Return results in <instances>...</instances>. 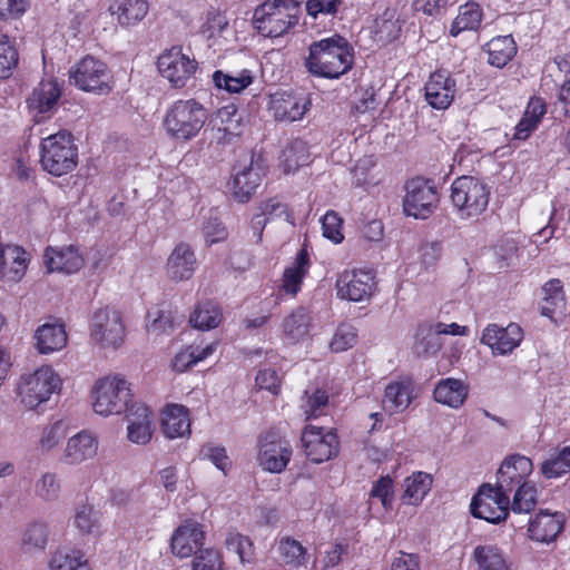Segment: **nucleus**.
Returning <instances> with one entry per match:
<instances>
[{"label":"nucleus","mask_w":570,"mask_h":570,"mask_svg":"<svg viewBox=\"0 0 570 570\" xmlns=\"http://www.w3.org/2000/svg\"><path fill=\"white\" fill-rule=\"evenodd\" d=\"M161 430L168 439L183 438L190 433V420L185 406L173 404L165 409Z\"/></svg>","instance_id":"nucleus-26"},{"label":"nucleus","mask_w":570,"mask_h":570,"mask_svg":"<svg viewBox=\"0 0 570 570\" xmlns=\"http://www.w3.org/2000/svg\"><path fill=\"white\" fill-rule=\"evenodd\" d=\"M60 379L50 366H42L22 374L17 383V395L28 410H36L46 403L59 387Z\"/></svg>","instance_id":"nucleus-7"},{"label":"nucleus","mask_w":570,"mask_h":570,"mask_svg":"<svg viewBox=\"0 0 570 570\" xmlns=\"http://www.w3.org/2000/svg\"><path fill=\"white\" fill-rule=\"evenodd\" d=\"M510 498L499 488L484 484L478 494L472 499L471 513L473 517L483 519L490 523H500L509 514Z\"/></svg>","instance_id":"nucleus-11"},{"label":"nucleus","mask_w":570,"mask_h":570,"mask_svg":"<svg viewBox=\"0 0 570 570\" xmlns=\"http://www.w3.org/2000/svg\"><path fill=\"white\" fill-rule=\"evenodd\" d=\"M570 469V448L566 446L556 455L546 460L541 465L542 474L548 478H558Z\"/></svg>","instance_id":"nucleus-50"},{"label":"nucleus","mask_w":570,"mask_h":570,"mask_svg":"<svg viewBox=\"0 0 570 570\" xmlns=\"http://www.w3.org/2000/svg\"><path fill=\"white\" fill-rule=\"evenodd\" d=\"M517 488L511 503V510L515 513H529L534 509L537 503V488L529 482H523Z\"/></svg>","instance_id":"nucleus-48"},{"label":"nucleus","mask_w":570,"mask_h":570,"mask_svg":"<svg viewBox=\"0 0 570 570\" xmlns=\"http://www.w3.org/2000/svg\"><path fill=\"white\" fill-rule=\"evenodd\" d=\"M200 455L204 459L209 460L224 474H227V471L232 466V462L226 454L225 448L223 446L206 444L202 448Z\"/></svg>","instance_id":"nucleus-57"},{"label":"nucleus","mask_w":570,"mask_h":570,"mask_svg":"<svg viewBox=\"0 0 570 570\" xmlns=\"http://www.w3.org/2000/svg\"><path fill=\"white\" fill-rule=\"evenodd\" d=\"M67 435V428L61 421L46 425L39 438V449L41 452L53 450Z\"/></svg>","instance_id":"nucleus-51"},{"label":"nucleus","mask_w":570,"mask_h":570,"mask_svg":"<svg viewBox=\"0 0 570 570\" xmlns=\"http://www.w3.org/2000/svg\"><path fill=\"white\" fill-rule=\"evenodd\" d=\"M306 456L314 463H322L338 452V439L333 430L308 425L302 434Z\"/></svg>","instance_id":"nucleus-14"},{"label":"nucleus","mask_w":570,"mask_h":570,"mask_svg":"<svg viewBox=\"0 0 570 570\" xmlns=\"http://www.w3.org/2000/svg\"><path fill=\"white\" fill-rule=\"evenodd\" d=\"M225 546L228 551L237 554L240 562H249L253 558L252 541L238 532H228L225 538Z\"/></svg>","instance_id":"nucleus-52"},{"label":"nucleus","mask_w":570,"mask_h":570,"mask_svg":"<svg viewBox=\"0 0 570 570\" xmlns=\"http://www.w3.org/2000/svg\"><path fill=\"white\" fill-rule=\"evenodd\" d=\"M392 490H393V480L389 476H381L373 485L371 490V495L374 498H379L383 504V507L387 510L391 507L392 502Z\"/></svg>","instance_id":"nucleus-63"},{"label":"nucleus","mask_w":570,"mask_h":570,"mask_svg":"<svg viewBox=\"0 0 570 570\" xmlns=\"http://www.w3.org/2000/svg\"><path fill=\"white\" fill-rule=\"evenodd\" d=\"M292 456L291 444L284 439H269L266 436L261 442L258 452L259 465L268 472L279 473L288 464Z\"/></svg>","instance_id":"nucleus-19"},{"label":"nucleus","mask_w":570,"mask_h":570,"mask_svg":"<svg viewBox=\"0 0 570 570\" xmlns=\"http://www.w3.org/2000/svg\"><path fill=\"white\" fill-rule=\"evenodd\" d=\"M413 399L411 381H395L386 385L383 406L391 413L402 412L409 407Z\"/></svg>","instance_id":"nucleus-29"},{"label":"nucleus","mask_w":570,"mask_h":570,"mask_svg":"<svg viewBox=\"0 0 570 570\" xmlns=\"http://www.w3.org/2000/svg\"><path fill=\"white\" fill-rule=\"evenodd\" d=\"M204 531L195 522L180 525L171 537V551L179 558L197 554L202 549Z\"/></svg>","instance_id":"nucleus-23"},{"label":"nucleus","mask_w":570,"mask_h":570,"mask_svg":"<svg viewBox=\"0 0 570 570\" xmlns=\"http://www.w3.org/2000/svg\"><path fill=\"white\" fill-rule=\"evenodd\" d=\"M433 479L431 474L419 471L407 476L403 482V494L401 497L403 503L409 505H417L432 488Z\"/></svg>","instance_id":"nucleus-32"},{"label":"nucleus","mask_w":570,"mask_h":570,"mask_svg":"<svg viewBox=\"0 0 570 570\" xmlns=\"http://www.w3.org/2000/svg\"><path fill=\"white\" fill-rule=\"evenodd\" d=\"M100 513L92 505L80 504L76 509L75 525L83 533H91L99 527Z\"/></svg>","instance_id":"nucleus-53"},{"label":"nucleus","mask_w":570,"mask_h":570,"mask_svg":"<svg viewBox=\"0 0 570 570\" xmlns=\"http://www.w3.org/2000/svg\"><path fill=\"white\" fill-rule=\"evenodd\" d=\"M35 497L43 502H55L61 493V481L57 473L42 472L33 484Z\"/></svg>","instance_id":"nucleus-42"},{"label":"nucleus","mask_w":570,"mask_h":570,"mask_svg":"<svg viewBox=\"0 0 570 570\" xmlns=\"http://www.w3.org/2000/svg\"><path fill=\"white\" fill-rule=\"evenodd\" d=\"M90 338L101 348H118L125 337V326L119 313L109 307L96 311L90 321Z\"/></svg>","instance_id":"nucleus-10"},{"label":"nucleus","mask_w":570,"mask_h":570,"mask_svg":"<svg viewBox=\"0 0 570 570\" xmlns=\"http://www.w3.org/2000/svg\"><path fill=\"white\" fill-rule=\"evenodd\" d=\"M309 266L308 254L299 250L292 266L285 269L283 275V288L286 293L295 295L301 289V284Z\"/></svg>","instance_id":"nucleus-39"},{"label":"nucleus","mask_w":570,"mask_h":570,"mask_svg":"<svg viewBox=\"0 0 570 570\" xmlns=\"http://www.w3.org/2000/svg\"><path fill=\"white\" fill-rule=\"evenodd\" d=\"M439 196L433 181L420 177L405 185L403 210L407 216L426 219L435 210Z\"/></svg>","instance_id":"nucleus-9"},{"label":"nucleus","mask_w":570,"mask_h":570,"mask_svg":"<svg viewBox=\"0 0 570 570\" xmlns=\"http://www.w3.org/2000/svg\"><path fill=\"white\" fill-rule=\"evenodd\" d=\"M524 479L525 476L519 474L517 470L513 469L512 463L507 459L498 471L497 488L510 494L515 487L523 483Z\"/></svg>","instance_id":"nucleus-55"},{"label":"nucleus","mask_w":570,"mask_h":570,"mask_svg":"<svg viewBox=\"0 0 570 570\" xmlns=\"http://www.w3.org/2000/svg\"><path fill=\"white\" fill-rule=\"evenodd\" d=\"M193 570H222L219 552L214 549H202L195 557Z\"/></svg>","instance_id":"nucleus-59"},{"label":"nucleus","mask_w":570,"mask_h":570,"mask_svg":"<svg viewBox=\"0 0 570 570\" xmlns=\"http://www.w3.org/2000/svg\"><path fill=\"white\" fill-rule=\"evenodd\" d=\"M278 552L282 562L293 568H297L306 561V549L292 538H283L279 541Z\"/></svg>","instance_id":"nucleus-47"},{"label":"nucleus","mask_w":570,"mask_h":570,"mask_svg":"<svg viewBox=\"0 0 570 570\" xmlns=\"http://www.w3.org/2000/svg\"><path fill=\"white\" fill-rule=\"evenodd\" d=\"M356 340H357L356 330L352 325L341 324L336 328V331L331 340L330 348L336 353L344 352V351L353 347L354 344L356 343Z\"/></svg>","instance_id":"nucleus-56"},{"label":"nucleus","mask_w":570,"mask_h":570,"mask_svg":"<svg viewBox=\"0 0 570 570\" xmlns=\"http://www.w3.org/2000/svg\"><path fill=\"white\" fill-rule=\"evenodd\" d=\"M97 451L98 441L96 438L87 431H81L68 439L60 461L68 465H78L92 459Z\"/></svg>","instance_id":"nucleus-21"},{"label":"nucleus","mask_w":570,"mask_h":570,"mask_svg":"<svg viewBox=\"0 0 570 570\" xmlns=\"http://www.w3.org/2000/svg\"><path fill=\"white\" fill-rule=\"evenodd\" d=\"M255 381L258 389L266 390L274 395L278 394L281 379L275 370L264 368L258 371Z\"/></svg>","instance_id":"nucleus-62"},{"label":"nucleus","mask_w":570,"mask_h":570,"mask_svg":"<svg viewBox=\"0 0 570 570\" xmlns=\"http://www.w3.org/2000/svg\"><path fill=\"white\" fill-rule=\"evenodd\" d=\"M127 436L136 444H147L151 440V420L149 409L138 402H134L127 412Z\"/></svg>","instance_id":"nucleus-24"},{"label":"nucleus","mask_w":570,"mask_h":570,"mask_svg":"<svg viewBox=\"0 0 570 570\" xmlns=\"http://www.w3.org/2000/svg\"><path fill=\"white\" fill-rule=\"evenodd\" d=\"M451 203L462 219L480 216L488 207L490 188L473 176H460L451 185Z\"/></svg>","instance_id":"nucleus-3"},{"label":"nucleus","mask_w":570,"mask_h":570,"mask_svg":"<svg viewBox=\"0 0 570 570\" xmlns=\"http://www.w3.org/2000/svg\"><path fill=\"white\" fill-rule=\"evenodd\" d=\"M43 263L48 272L73 274L83 267L85 261L78 248L73 245L62 247H47Z\"/></svg>","instance_id":"nucleus-20"},{"label":"nucleus","mask_w":570,"mask_h":570,"mask_svg":"<svg viewBox=\"0 0 570 570\" xmlns=\"http://www.w3.org/2000/svg\"><path fill=\"white\" fill-rule=\"evenodd\" d=\"M213 81L216 87L223 88L228 92H240L253 82V76L247 69L236 73H224L217 70L213 75Z\"/></svg>","instance_id":"nucleus-45"},{"label":"nucleus","mask_w":570,"mask_h":570,"mask_svg":"<svg viewBox=\"0 0 570 570\" xmlns=\"http://www.w3.org/2000/svg\"><path fill=\"white\" fill-rule=\"evenodd\" d=\"M51 570H90L83 554L76 549L60 548L50 560Z\"/></svg>","instance_id":"nucleus-41"},{"label":"nucleus","mask_w":570,"mask_h":570,"mask_svg":"<svg viewBox=\"0 0 570 570\" xmlns=\"http://www.w3.org/2000/svg\"><path fill=\"white\" fill-rule=\"evenodd\" d=\"M279 158L285 173L296 170L308 161L309 153L307 144L299 138L291 140L283 148Z\"/></svg>","instance_id":"nucleus-40"},{"label":"nucleus","mask_w":570,"mask_h":570,"mask_svg":"<svg viewBox=\"0 0 570 570\" xmlns=\"http://www.w3.org/2000/svg\"><path fill=\"white\" fill-rule=\"evenodd\" d=\"M157 66L160 75L176 88L185 87L197 70L195 58L184 53L179 46L165 50L158 57Z\"/></svg>","instance_id":"nucleus-12"},{"label":"nucleus","mask_w":570,"mask_h":570,"mask_svg":"<svg viewBox=\"0 0 570 570\" xmlns=\"http://www.w3.org/2000/svg\"><path fill=\"white\" fill-rule=\"evenodd\" d=\"M303 0H268L257 7L253 24L264 37H281L297 24Z\"/></svg>","instance_id":"nucleus-2"},{"label":"nucleus","mask_w":570,"mask_h":570,"mask_svg":"<svg viewBox=\"0 0 570 570\" xmlns=\"http://www.w3.org/2000/svg\"><path fill=\"white\" fill-rule=\"evenodd\" d=\"M488 62L494 67H504L517 53V46L511 36H501L487 43Z\"/></svg>","instance_id":"nucleus-37"},{"label":"nucleus","mask_w":570,"mask_h":570,"mask_svg":"<svg viewBox=\"0 0 570 570\" xmlns=\"http://www.w3.org/2000/svg\"><path fill=\"white\" fill-rule=\"evenodd\" d=\"M481 18L482 12L476 3L462 6L451 27V35L455 37L463 30H475L481 23Z\"/></svg>","instance_id":"nucleus-46"},{"label":"nucleus","mask_w":570,"mask_h":570,"mask_svg":"<svg viewBox=\"0 0 570 570\" xmlns=\"http://www.w3.org/2000/svg\"><path fill=\"white\" fill-rule=\"evenodd\" d=\"M60 95L61 90L56 81H41L29 98L30 107L39 112H49L56 107Z\"/></svg>","instance_id":"nucleus-35"},{"label":"nucleus","mask_w":570,"mask_h":570,"mask_svg":"<svg viewBox=\"0 0 570 570\" xmlns=\"http://www.w3.org/2000/svg\"><path fill=\"white\" fill-rule=\"evenodd\" d=\"M324 237L338 244L343 240L341 232L342 218L333 210H328L321 219Z\"/></svg>","instance_id":"nucleus-58"},{"label":"nucleus","mask_w":570,"mask_h":570,"mask_svg":"<svg viewBox=\"0 0 570 570\" xmlns=\"http://www.w3.org/2000/svg\"><path fill=\"white\" fill-rule=\"evenodd\" d=\"M265 168L261 156L246 155L243 161L235 167V175L232 183L233 196L239 203L250 199L259 186Z\"/></svg>","instance_id":"nucleus-13"},{"label":"nucleus","mask_w":570,"mask_h":570,"mask_svg":"<svg viewBox=\"0 0 570 570\" xmlns=\"http://www.w3.org/2000/svg\"><path fill=\"white\" fill-rule=\"evenodd\" d=\"M468 396V386L458 379L441 380L434 391L433 397L438 403L459 409Z\"/></svg>","instance_id":"nucleus-28"},{"label":"nucleus","mask_w":570,"mask_h":570,"mask_svg":"<svg viewBox=\"0 0 570 570\" xmlns=\"http://www.w3.org/2000/svg\"><path fill=\"white\" fill-rule=\"evenodd\" d=\"M49 539V528L43 521L28 523L20 534V548L26 553L45 551Z\"/></svg>","instance_id":"nucleus-30"},{"label":"nucleus","mask_w":570,"mask_h":570,"mask_svg":"<svg viewBox=\"0 0 570 570\" xmlns=\"http://www.w3.org/2000/svg\"><path fill=\"white\" fill-rule=\"evenodd\" d=\"M425 99L434 109H446L454 99L456 82L445 70L433 72L425 83Z\"/></svg>","instance_id":"nucleus-18"},{"label":"nucleus","mask_w":570,"mask_h":570,"mask_svg":"<svg viewBox=\"0 0 570 570\" xmlns=\"http://www.w3.org/2000/svg\"><path fill=\"white\" fill-rule=\"evenodd\" d=\"M473 559L478 564V570H511L510 563L497 546L485 544L475 547Z\"/></svg>","instance_id":"nucleus-38"},{"label":"nucleus","mask_w":570,"mask_h":570,"mask_svg":"<svg viewBox=\"0 0 570 570\" xmlns=\"http://www.w3.org/2000/svg\"><path fill=\"white\" fill-rule=\"evenodd\" d=\"M19 55L8 36L0 33V78H9L16 69Z\"/></svg>","instance_id":"nucleus-49"},{"label":"nucleus","mask_w":570,"mask_h":570,"mask_svg":"<svg viewBox=\"0 0 570 570\" xmlns=\"http://www.w3.org/2000/svg\"><path fill=\"white\" fill-rule=\"evenodd\" d=\"M441 334L436 331L435 325L429 330L425 336L420 338L415 348L417 353H423L426 355H434L441 350L442 341Z\"/></svg>","instance_id":"nucleus-60"},{"label":"nucleus","mask_w":570,"mask_h":570,"mask_svg":"<svg viewBox=\"0 0 570 570\" xmlns=\"http://www.w3.org/2000/svg\"><path fill=\"white\" fill-rule=\"evenodd\" d=\"M522 338L523 332L515 323H510L507 327L490 324L483 331L481 343L488 345L493 354L505 355L518 347Z\"/></svg>","instance_id":"nucleus-17"},{"label":"nucleus","mask_w":570,"mask_h":570,"mask_svg":"<svg viewBox=\"0 0 570 570\" xmlns=\"http://www.w3.org/2000/svg\"><path fill=\"white\" fill-rule=\"evenodd\" d=\"M304 397H306V404H304L303 407L307 419L321 415L328 401L327 394L320 390H316L312 395L305 392Z\"/></svg>","instance_id":"nucleus-61"},{"label":"nucleus","mask_w":570,"mask_h":570,"mask_svg":"<svg viewBox=\"0 0 570 570\" xmlns=\"http://www.w3.org/2000/svg\"><path fill=\"white\" fill-rule=\"evenodd\" d=\"M542 315L552 317L554 313H563L566 311V298L560 279L554 278L547 282L542 287Z\"/></svg>","instance_id":"nucleus-36"},{"label":"nucleus","mask_w":570,"mask_h":570,"mask_svg":"<svg viewBox=\"0 0 570 570\" xmlns=\"http://www.w3.org/2000/svg\"><path fill=\"white\" fill-rule=\"evenodd\" d=\"M40 163L53 176H62L73 170L78 164V149L72 136L67 131H59L43 138Z\"/></svg>","instance_id":"nucleus-5"},{"label":"nucleus","mask_w":570,"mask_h":570,"mask_svg":"<svg viewBox=\"0 0 570 570\" xmlns=\"http://www.w3.org/2000/svg\"><path fill=\"white\" fill-rule=\"evenodd\" d=\"M353 63V48L340 35L311 43L308 56L305 59V67L309 73L327 79L340 78L352 69Z\"/></svg>","instance_id":"nucleus-1"},{"label":"nucleus","mask_w":570,"mask_h":570,"mask_svg":"<svg viewBox=\"0 0 570 570\" xmlns=\"http://www.w3.org/2000/svg\"><path fill=\"white\" fill-rule=\"evenodd\" d=\"M222 322V312L218 305L207 301L199 303L190 317V323L198 330L215 328Z\"/></svg>","instance_id":"nucleus-44"},{"label":"nucleus","mask_w":570,"mask_h":570,"mask_svg":"<svg viewBox=\"0 0 570 570\" xmlns=\"http://www.w3.org/2000/svg\"><path fill=\"white\" fill-rule=\"evenodd\" d=\"M35 337L41 354L59 351L67 344V333L61 324H45L37 330Z\"/></svg>","instance_id":"nucleus-33"},{"label":"nucleus","mask_w":570,"mask_h":570,"mask_svg":"<svg viewBox=\"0 0 570 570\" xmlns=\"http://www.w3.org/2000/svg\"><path fill=\"white\" fill-rule=\"evenodd\" d=\"M311 325L312 318L307 309L298 306L284 318L283 332L288 341L299 342L308 335Z\"/></svg>","instance_id":"nucleus-34"},{"label":"nucleus","mask_w":570,"mask_h":570,"mask_svg":"<svg viewBox=\"0 0 570 570\" xmlns=\"http://www.w3.org/2000/svg\"><path fill=\"white\" fill-rule=\"evenodd\" d=\"M203 234L206 243L209 245L224 240L227 237L225 226L217 218H209L204 224Z\"/></svg>","instance_id":"nucleus-64"},{"label":"nucleus","mask_w":570,"mask_h":570,"mask_svg":"<svg viewBox=\"0 0 570 570\" xmlns=\"http://www.w3.org/2000/svg\"><path fill=\"white\" fill-rule=\"evenodd\" d=\"M91 394L94 411L104 416L128 412L134 403L129 383L117 375L98 380Z\"/></svg>","instance_id":"nucleus-6"},{"label":"nucleus","mask_w":570,"mask_h":570,"mask_svg":"<svg viewBox=\"0 0 570 570\" xmlns=\"http://www.w3.org/2000/svg\"><path fill=\"white\" fill-rule=\"evenodd\" d=\"M401 32L399 20L393 14L384 13L375 21V35L377 41L387 43L395 40Z\"/></svg>","instance_id":"nucleus-54"},{"label":"nucleus","mask_w":570,"mask_h":570,"mask_svg":"<svg viewBox=\"0 0 570 570\" xmlns=\"http://www.w3.org/2000/svg\"><path fill=\"white\" fill-rule=\"evenodd\" d=\"M374 286V276L371 272H344L336 282L337 296L342 299L362 302L367 299Z\"/></svg>","instance_id":"nucleus-16"},{"label":"nucleus","mask_w":570,"mask_h":570,"mask_svg":"<svg viewBox=\"0 0 570 570\" xmlns=\"http://www.w3.org/2000/svg\"><path fill=\"white\" fill-rule=\"evenodd\" d=\"M197 265L194 250L188 244L180 243L176 245L166 264V275L170 281L181 282L189 279Z\"/></svg>","instance_id":"nucleus-22"},{"label":"nucleus","mask_w":570,"mask_h":570,"mask_svg":"<svg viewBox=\"0 0 570 570\" xmlns=\"http://www.w3.org/2000/svg\"><path fill=\"white\" fill-rule=\"evenodd\" d=\"M109 12L125 27L136 24L148 12L147 0H110Z\"/></svg>","instance_id":"nucleus-27"},{"label":"nucleus","mask_w":570,"mask_h":570,"mask_svg":"<svg viewBox=\"0 0 570 570\" xmlns=\"http://www.w3.org/2000/svg\"><path fill=\"white\" fill-rule=\"evenodd\" d=\"M259 210L252 219V227L257 232L258 240H262L264 227L268 222L275 219L291 222L292 216L287 210V206L276 198L262 203Z\"/></svg>","instance_id":"nucleus-31"},{"label":"nucleus","mask_w":570,"mask_h":570,"mask_svg":"<svg viewBox=\"0 0 570 570\" xmlns=\"http://www.w3.org/2000/svg\"><path fill=\"white\" fill-rule=\"evenodd\" d=\"M207 119L206 109L196 100H178L167 111L164 126L169 136L187 141L197 136Z\"/></svg>","instance_id":"nucleus-4"},{"label":"nucleus","mask_w":570,"mask_h":570,"mask_svg":"<svg viewBox=\"0 0 570 570\" xmlns=\"http://www.w3.org/2000/svg\"><path fill=\"white\" fill-rule=\"evenodd\" d=\"M24 250L18 246H7L2 254L0 273L12 281L19 279L27 267Z\"/></svg>","instance_id":"nucleus-43"},{"label":"nucleus","mask_w":570,"mask_h":570,"mask_svg":"<svg viewBox=\"0 0 570 570\" xmlns=\"http://www.w3.org/2000/svg\"><path fill=\"white\" fill-rule=\"evenodd\" d=\"M311 107V101L303 95L277 91L271 96L269 109L276 120L296 121L303 118Z\"/></svg>","instance_id":"nucleus-15"},{"label":"nucleus","mask_w":570,"mask_h":570,"mask_svg":"<svg viewBox=\"0 0 570 570\" xmlns=\"http://www.w3.org/2000/svg\"><path fill=\"white\" fill-rule=\"evenodd\" d=\"M564 519L560 513L540 511L529 522V535L532 540L549 543L556 540L563 529Z\"/></svg>","instance_id":"nucleus-25"},{"label":"nucleus","mask_w":570,"mask_h":570,"mask_svg":"<svg viewBox=\"0 0 570 570\" xmlns=\"http://www.w3.org/2000/svg\"><path fill=\"white\" fill-rule=\"evenodd\" d=\"M70 82L79 89L97 95H107L112 89V77L106 63L85 57L69 70Z\"/></svg>","instance_id":"nucleus-8"}]
</instances>
